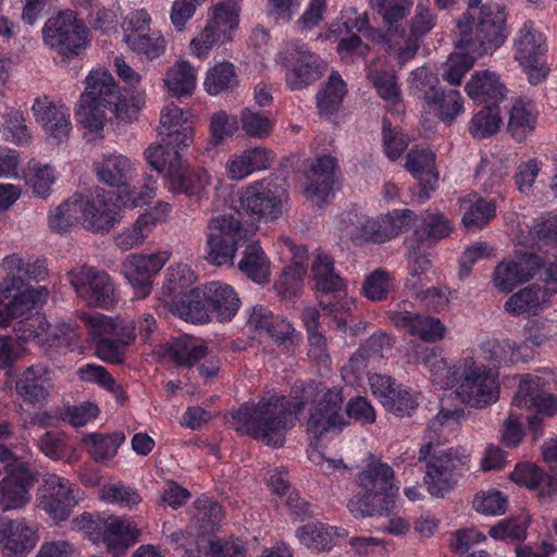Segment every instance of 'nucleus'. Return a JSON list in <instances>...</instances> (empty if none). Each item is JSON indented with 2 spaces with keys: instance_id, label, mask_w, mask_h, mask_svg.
<instances>
[{
  "instance_id": "nucleus-31",
  "label": "nucleus",
  "mask_w": 557,
  "mask_h": 557,
  "mask_svg": "<svg viewBox=\"0 0 557 557\" xmlns=\"http://www.w3.org/2000/svg\"><path fill=\"white\" fill-rule=\"evenodd\" d=\"M94 170L100 182L115 188L127 186L136 174L135 163L117 152L102 154L94 163Z\"/></svg>"
},
{
  "instance_id": "nucleus-14",
  "label": "nucleus",
  "mask_w": 557,
  "mask_h": 557,
  "mask_svg": "<svg viewBox=\"0 0 557 557\" xmlns=\"http://www.w3.org/2000/svg\"><path fill=\"white\" fill-rule=\"evenodd\" d=\"M242 231L240 222L233 215L212 218L207 227V261L216 267H232Z\"/></svg>"
},
{
  "instance_id": "nucleus-47",
  "label": "nucleus",
  "mask_w": 557,
  "mask_h": 557,
  "mask_svg": "<svg viewBox=\"0 0 557 557\" xmlns=\"http://www.w3.org/2000/svg\"><path fill=\"white\" fill-rule=\"evenodd\" d=\"M354 30L361 33L367 39H383V33L370 25L368 12L359 13L355 7H349L341 12L339 22L333 25V32L350 34Z\"/></svg>"
},
{
  "instance_id": "nucleus-39",
  "label": "nucleus",
  "mask_w": 557,
  "mask_h": 557,
  "mask_svg": "<svg viewBox=\"0 0 557 557\" xmlns=\"http://www.w3.org/2000/svg\"><path fill=\"white\" fill-rule=\"evenodd\" d=\"M171 311L181 319L191 323H205L210 320V310L202 288H191L180 300L171 301Z\"/></svg>"
},
{
  "instance_id": "nucleus-59",
  "label": "nucleus",
  "mask_w": 557,
  "mask_h": 557,
  "mask_svg": "<svg viewBox=\"0 0 557 557\" xmlns=\"http://www.w3.org/2000/svg\"><path fill=\"white\" fill-rule=\"evenodd\" d=\"M222 506L208 497H202L195 503L194 519L202 534L213 532L224 519Z\"/></svg>"
},
{
  "instance_id": "nucleus-20",
  "label": "nucleus",
  "mask_w": 557,
  "mask_h": 557,
  "mask_svg": "<svg viewBox=\"0 0 557 557\" xmlns=\"http://www.w3.org/2000/svg\"><path fill=\"white\" fill-rule=\"evenodd\" d=\"M311 271L315 288L329 295L334 293V299H320V307L329 314L337 313L349 309V301L341 299L345 294L344 282L339 275L334 272L332 259L324 253H317L312 261Z\"/></svg>"
},
{
  "instance_id": "nucleus-21",
  "label": "nucleus",
  "mask_w": 557,
  "mask_h": 557,
  "mask_svg": "<svg viewBox=\"0 0 557 557\" xmlns=\"http://www.w3.org/2000/svg\"><path fill=\"white\" fill-rule=\"evenodd\" d=\"M81 221L89 231L108 232L116 222V206L110 194L96 188L86 196L77 195Z\"/></svg>"
},
{
  "instance_id": "nucleus-42",
  "label": "nucleus",
  "mask_w": 557,
  "mask_h": 557,
  "mask_svg": "<svg viewBox=\"0 0 557 557\" xmlns=\"http://www.w3.org/2000/svg\"><path fill=\"white\" fill-rule=\"evenodd\" d=\"M15 389L17 395L29 404L42 403L49 396L42 369L37 366L28 367L18 375Z\"/></svg>"
},
{
  "instance_id": "nucleus-27",
  "label": "nucleus",
  "mask_w": 557,
  "mask_h": 557,
  "mask_svg": "<svg viewBox=\"0 0 557 557\" xmlns=\"http://www.w3.org/2000/svg\"><path fill=\"white\" fill-rule=\"evenodd\" d=\"M389 319L397 329L404 330L412 336H418L426 343L442 341L447 332L446 326L438 318L410 312L405 309L391 312Z\"/></svg>"
},
{
  "instance_id": "nucleus-4",
  "label": "nucleus",
  "mask_w": 557,
  "mask_h": 557,
  "mask_svg": "<svg viewBox=\"0 0 557 557\" xmlns=\"http://www.w3.org/2000/svg\"><path fill=\"white\" fill-rule=\"evenodd\" d=\"M358 492L349 500L355 517L388 516L399 487L394 484V470L383 462H372L357 474Z\"/></svg>"
},
{
  "instance_id": "nucleus-30",
  "label": "nucleus",
  "mask_w": 557,
  "mask_h": 557,
  "mask_svg": "<svg viewBox=\"0 0 557 557\" xmlns=\"http://www.w3.org/2000/svg\"><path fill=\"white\" fill-rule=\"evenodd\" d=\"M274 160L272 150L256 146L230 157L225 164L227 178L242 181L253 172L263 171L271 166Z\"/></svg>"
},
{
  "instance_id": "nucleus-22",
  "label": "nucleus",
  "mask_w": 557,
  "mask_h": 557,
  "mask_svg": "<svg viewBox=\"0 0 557 557\" xmlns=\"http://www.w3.org/2000/svg\"><path fill=\"white\" fill-rule=\"evenodd\" d=\"M166 252L151 255L132 253L122 263V273L138 298L147 297L152 289V277L166 263Z\"/></svg>"
},
{
  "instance_id": "nucleus-40",
  "label": "nucleus",
  "mask_w": 557,
  "mask_h": 557,
  "mask_svg": "<svg viewBox=\"0 0 557 557\" xmlns=\"http://www.w3.org/2000/svg\"><path fill=\"white\" fill-rule=\"evenodd\" d=\"M86 89L81 98L85 102H102L111 106L119 100L120 88L114 82L112 75L106 70H94L85 79Z\"/></svg>"
},
{
  "instance_id": "nucleus-55",
  "label": "nucleus",
  "mask_w": 557,
  "mask_h": 557,
  "mask_svg": "<svg viewBox=\"0 0 557 557\" xmlns=\"http://www.w3.org/2000/svg\"><path fill=\"white\" fill-rule=\"evenodd\" d=\"M346 84L336 72L331 73L325 87L317 94V106L321 114H333L346 95Z\"/></svg>"
},
{
  "instance_id": "nucleus-60",
  "label": "nucleus",
  "mask_w": 557,
  "mask_h": 557,
  "mask_svg": "<svg viewBox=\"0 0 557 557\" xmlns=\"http://www.w3.org/2000/svg\"><path fill=\"white\" fill-rule=\"evenodd\" d=\"M508 175L505 163L496 158H482L476 170V176L483 181L482 186L485 193H496L502 187Z\"/></svg>"
},
{
  "instance_id": "nucleus-63",
  "label": "nucleus",
  "mask_w": 557,
  "mask_h": 557,
  "mask_svg": "<svg viewBox=\"0 0 557 557\" xmlns=\"http://www.w3.org/2000/svg\"><path fill=\"white\" fill-rule=\"evenodd\" d=\"M196 274L187 264H172L166 269L164 293L171 295L187 294L196 282Z\"/></svg>"
},
{
  "instance_id": "nucleus-13",
  "label": "nucleus",
  "mask_w": 557,
  "mask_h": 557,
  "mask_svg": "<svg viewBox=\"0 0 557 557\" xmlns=\"http://www.w3.org/2000/svg\"><path fill=\"white\" fill-rule=\"evenodd\" d=\"M278 62L287 70L286 84L292 90L306 88L325 71L323 60L298 41L287 42L278 53Z\"/></svg>"
},
{
  "instance_id": "nucleus-36",
  "label": "nucleus",
  "mask_w": 557,
  "mask_h": 557,
  "mask_svg": "<svg viewBox=\"0 0 557 557\" xmlns=\"http://www.w3.org/2000/svg\"><path fill=\"white\" fill-rule=\"evenodd\" d=\"M164 350L178 367L191 368L208 355V347L202 339L181 335L165 344Z\"/></svg>"
},
{
  "instance_id": "nucleus-61",
  "label": "nucleus",
  "mask_w": 557,
  "mask_h": 557,
  "mask_svg": "<svg viewBox=\"0 0 557 557\" xmlns=\"http://www.w3.org/2000/svg\"><path fill=\"white\" fill-rule=\"evenodd\" d=\"M81 221L77 195L72 196L49 214V227L58 233L71 231Z\"/></svg>"
},
{
  "instance_id": "nucleus-5",
  "label": "nucleus",
  "mask_w": 557,
  "mask_h": 557,
  "mask_svg": "<svg viewBox=\"0 0 557 557\" xmlns=\"http://www.w3.org/2000/svg\"><path fill=\"white\" fill-rule=\"evenodd\" d=\"M1 269L5 277L0 282V326H5L10 320L26 314L44 301L48 289L25 286L26 258L20 253L5 256Z\"/></svg>"
},
{
  "instance_id": "nucleus-49",
  "label": "nucleus",
  "mask_w": 557,
  "mask_h": 557,
  "mask_svg": "<svg viewBox=\"0 0 557 557\" xmlns=\"http://www.w3.org/2000/svg\"><path fill=\"white\" fill-rule=\"evenodd\" d=\"M379 41H383L391 51H394L400 65L412 60L420 48V40L408 35L404 27L386 29L383 39Z\"/></svg>"
},
{
  "instance_id": "nucleus-58",
  "label": "nucleus",
  "mask_w": 557,
  "mask_h": 557,
  "mask_svg": "<svg viewBox=\"0 0 557 557\" xmlns=\"http://www.w3.org/2000/svg\"><path fill=\"white\" fill-rule=\"evenodd\" d=\"M395 289L394 276L383 269H375L364 278L362 284V294L371 301H383Z\"/></svg>"
},
{
  "instance_id": "nucleus-35",
  "label": "nucleus",
  "mask_w": 557,
  "mask_h": 557,
  "mask_svg": "<svg viewBox=\"0 0 557 557\" xmlns=\"http://www.w3.org/2000/svg\"><path fill=\"white\" fill-rule=\"evenodd\" d=\"M205 295L210 313L214 312L220 321L232 320L239 309V298L234 289L225 283L212 281L205 284Z\"/></svg>"
},
{
  "instance_id": "nucleus-57",
  "label": "nucleus",
  "mask_w": 557,
  "mask_h": 557,
  "mask_svg": "<svg viewBox=\"0 0 557 557\" xmlns=\"http://www.w3.org/2000/svg\"><path fill=\"white\" fill-rule=\"evenodd\" d=\"M367 77L373 84L379 96L387 101L392 110L397 113L403 111L400 91L394 74L380 72L377 70H369Z\"/></svg>"
},
{
  "instance_id": "nucleus-54",
  "label": "nucleus",
  "mask_w": 557,
  "mask_h": 557,
  "mask_svg": "<svg viewBox=\"0 0 557 557\" xmlns=\"http://www.w3.org/2000/svg\"><path fill=\"white\" fill-rule=\"evenodd\" d=\"M410 91L413 96L429 104L436 100L440 92V79L429 67L421 66L410 73L408 78Z\"/></svg>"
},
{
  "instance_id": "nucleus-37",
  "label": "nucleus",
  "mask_w": 557,
  "mask_h": 557,
  "mask_svg": "<svg viewBox=\"0 0 557 557\" xmlns=\"http://www.w3.org/2000/svg\"><path fill=\"white\" fill-rule=\"evenodd\" d=\"M510 479L528 488H537L539 496L542 499L550 498L557 494V479L544 473L534 463H518L510 473Z\"/></svg>"
},
{
  "instance_id": "nucleus-24",
  "label": "nucleus",
  "mask_w": 557,
  "mask_h": 557,
  "mask_svg": "<svg viewBox=\"0 0 557 557\" xmlns=\"http://www.w3.org/2000/svg\"><path fill=\"white\" fill-rule=\"evenodd\" d=\"M38 541L37 524L25 518L0 523V549L3 557H26Z\"/></svg>"
},
{
  "instance_id": "nucleus-8",
  "label": "nucleus",
  "mask_w": 557,
  "mask_h": 557,
  "mask_svg": "<svg viewBox=\"0 0 557 557\" xmlns=\"http://www.w3.org/2000/svg\"><path fill=\"white\" fill-rule=\"evenodd\" d=\"M44 44L71 60L79 57L89 46V30L73 11H62L50 17L42 27Z\"/></svg>"
},
{
  "instance_id": "nucleus-15",
  "label": "nucleus",
  "mask_w": 557,
  "mask_h": 557,
  "mask_svg": "<svg viewBox=\"0 0 557 557\" xmlns=\"http://www.w3.org/2000/svg\"><path fill=\"white\" fill-rule=\"evenodd\" d=\"M83 492L70 481L47 473L37 491L36 505L55 521L66 520L82 499Z\"/></svg>"
},
{
  "instance_id": "nucleus-45",
  "label": "nucleus",
  "mask_w": 557,
  "mask_h": 557,
  "mask_svg": "<svg viewBox=\"0 0 557 557\" xmlns=\"http://www.w3.org/2000/svg\"><path fill=\"white\" fill-rule=\"evenodd\" d=\"M158 223L153 212H146L127 228L114 237L115 245L123 251H128L141 245Z\"/></svg>"
},
{
  "instance_id": "nucleus-34",
  "label": "nucleus",
  "mask_w": 557,
  "mask_h": 557,
  "mask_svg": "<svg viewBox=\"0 0 557 557\" xmlns=\"http://www.w3.org/2000/svg\"><path fill=\"white\" fill-rule=\"evenodd\" d=\"M547 51L546 38L532 22L518 30L515 39V58L520 64H530L543 59Z\"/></svg>"
},
{
  "instance_id": "nucleus-44",
  "label": "nucleus",
  "mask_w": 557,
  "mask_h": 557,
  "mask_svg": "<svg viewBox=\"0 0 557 557\" xmlns=\"http://www.w3.org/2000/svg\"><path fill=\"white\" fill-rule=\"evenodd\" d=\"M196 69L187 61L175 62L166 72L164 85L175 97L191 95L196 87Z\"/></svg>"
},
{
  "instance_id": "nucleus-19",
  "label": "nucleus",
  "mask_w": 557,
  "mask_h": 557,
  "mask_svg": "<svg viewBox=\"0 0 557 557\" xmlns=\"http://www.w3.org/2000/svg\"><path fill=\"white\" fill-rule=\"evenodd\" d=\"M338 173L339 169L334 157L323 154L314 159L306 171L308 181L304 189L306 199L318 207L330 202L334 196Z\"/></svg>"
},
{
  "instance_id": "nucleus-38",
  "label": "nucleus",
  "mask_w": 557,
  "mask_h": 557,
  "mask_svg": "<svg viewBox=\"0 0 557 557\" xmlns=\"http://www.w3.org/2000/svg\"><path fill=\"white\" fill-rule=\"evenodd\" d=\"M459 209L462 213V224L467 230L482 228L496 215L495 201L484 199L474 193L459 199Z\"/></svg>"
},
{
  "instance_id": "nucleus-29",
  "label": "nucleus",
  "mask_w": 557,
  "mask_h": 557,
  "mask_svg": "<svg viewBox=\"0 0 557 557\" xmlns=\"http://www.w3.org/2000/svg\"><path fill=\"white\" fill-rule=\"evenodd\" d=\"M465 90L475 103L485 106H497L507 95V88L499 75L488 70L474 72L467 82Z\"/></svg>"
},
{
  "instance_id": "nucleus-1",
  "label": "nucleus",
  "mask_w": 557,
  "mask_h": 557,
  "mask_svg": "<svg viewBox=\"0 0 557 557\" xmlns=\"http://www.w3.org/2000/svg\"><path fill=\"white\" fill-rule=\"evenodd\" d=\"M506 15L497 3L467 0V10L457 21V49L443 65V78L458 86L475 60L496 50L505 41Z\"/></svg>"
},
{
  "instance_id": "nucleus-11",
  "label": "nucleus",
  "mask_w": 557,
  "mask_h": 557,
  "mask_svg": "<svg viewBox=\"0 0 557 557\" xmlns=\"http://www.w3.org/2000/svg\"><path fill=\"white\" fill-rule=\"evenodd\" d=\"M286 198L285 189L270 177L256 181L239 193L240 208L253 219L265 221L282 215Z\"/></svg>"
},
{
  "instance_id": "nucleus-23",
  "label": "nucleus",
  "mask_w": 557,
  "mask_h": 557,
  "mask_svg": "<svg viewBox=\"0 0 557 557\" xmlns=\"http://www.w3.org/2000/svg\"><path fill=\"white\" fill-rule=\"evenodd\" d=\"M159 136L174 151L189 147L195 137L191 116L174 103L164 106L160 113Z\"/></svg>"
},
{
  "instance_id": "nucleus-43",
  "label": "nucleus",
  "mask_w": 557,
  "mask_h": 557,
  "mask_svg": "<svg viewBox=\"0 0 557 557\" xmlns=\"http://www.w3.org/2000/svg\"><path fill=\"white\" fill-rule=\"evenodd\" d=\"M548 302L545 293L539 285H529L512 294L504 305L505 311L513 315L536 313Z\"/></svg>"
},
{
  "instance_id": "nucleus-53",
  "label": "nucleus",
  "mask_w": 557,
  "mask_h": 557,
  "mask_svg": "<svg viewBox=\"0 0 557 557\" xmlns=\"http://www.w3.org/2000/svg\"><path fill=\"white\" fill-rule=\"evenodd\" d=\"M237 75L233 63L223 61L208 70L205 78V89L215 96L237 86Z\"/></svg>"
},
{
  "instance_id": "nucleus-41",
  "label": "nucleus",
  "mask_w": 557,
  "mask_h": 557,
  "mask_svg": "<svg viewBox=\"0 0 557 557\" xmlns=\"http://www.w3.org/2000/svg\"><path fill=\"white\" fill-rule=\"evenodd\" d=\"M271 262L257 243L246 247L238 263V269L255 283L264 285L270 282Z\"/></svg>"
},
{
  "instance_id": "nucleus-46",
  "label": "nucleus",
  "mask_w": 557,
  "mask_h": 557,
  "mask_svg": "<svg viewBox=\"0 0 557 557\" xmlns=\"http://www.w3.org/2000/svg\"><path fill=\"white\" fill-rule=\"evenodd\" d=\"M240 0H225L214 4L208 22L224 35V40H233V32L238 27Z\"/></svg>"
},
{
  "instance_id": "nucleus-2",
  "label": "nucleus",
  "mask_w": 557,
  "mask_h": 557,
  "mask_svg": "<svg viewBox=\"0 0 557 557\" xmlns=\"http://www.w3.org/2000/svg\"><path fill=\"white\" fill-rule=\"evenodd\" d=\"M462 414V409L441 410L430 421L423 437L424 444L420 448L419 460H425L430 456L423 481L428 492L434 497L443 498L450 493L457 483V478L469 462V456L459 449L436 450L441 441H445L456 429Z\"/></svg>"
},
{
  "instance_id": "nucleus-17",
  "label": "nucleus",
  "mask_w": 557,
  "mask_h": 557,
  "mask_svg": "<svg viewBox=\"0 0 557 557\" xmlns=\"http://www.w3.org/2000/svg\"><path fill=\"white\" fill-rule=\"evenodd\" d=\"M75 523L87 531H95L96 540L102 541L108 550L120 554L124 553L129 546L134 545L140 534L139 529L128 519L109 516L107 518L94 519L90 513H83L76 518Z\"/></svg>"
},
{
  "instance_id": "nucleus-12",
  "label": "nucleus",
  "mask_w": 557,
  "mask_h": 557,
  "mask_svg": "<svg viewBox=\"0 0 557 557\" xmlns=\"http://www.w3.org/2000/svg\"><path fill=\"white\" fill-rule=\"evenodd\" d=\"M462 372L457 384V394L463 403L473 407H485L498 399V385L493 372L478 364L473 358L460 359Z\"/></svg>"
},
{
  "instance_id": "nucleus-3",
  "label": "nucleus",
  "mask_w": 557,
  "mask_h": 557,
  "mask_svg": "<svg viewBox=\"0 0 557 557\" xmlns=\"http://www.w3.org/2000/svg\"><path fill=\"white\" fill-rule=\"evenodd\" d=\"M305 401H289L283 395L272 394L256 404H245L233 416L236 432L262 441L268 446L281 447L292 430Z\"/></svg>"
},
{
  "instance_id": "nucleus-16",
  "label": "nucleus",
  "mask_w": 557,
  "mask_h": 557,
  "mask_svg": "<svg viewBox=\"0 0 557 557\" xmlns=\"http://www.w3.org/2000/svg\"><path fill=\"white\" fill-rule=\"evenodd\" d=\"M344 397L341 388H327L317 394L306 422L307 432L319 438L329 432H341L348 425L343 408Z\"/></svg>"
},
{
  "instance_id": "nucleus-50",
  "label": "nucleus",
  "mask_w": 557,
  "mask_h": 557,
  "mask_svg": "<svg viewBox=\"0 0 557 557\" xmlns=\"http://www.w3.org/2000/svg\"><path fill=\"white\" fill-rule=\"evenodd\" d=\"M299 542L312 552H324L332 548L336 530L323 523H308L297 530Z\"/></svg>"
},
{
  "instance_id": "nucleus-26",
  "label": "nucleus",
  "mask_w": 557,
  "mask_h": 557,
  "mask_svg": "<svg viewBox=\"0 0 557 557\" xmlns=\"http://www.w3.org/2000/svg\"><path fill=\"white\" fill-rule=\"evenodd\" d=\"M411 358L416 363L423 364L430 372L433 385L440 388H451L457 386L462 372L460 360L449 363L441 351L423 345H416Z\"/></svg>"
},
{
  "instance_id": "nucleus-7",
  "label": "nucleus",
  "mask_w": 557,
  "mask_h": 557,
  "mask_svg": "<svg viewBox=\"0 0 557 557\" xmlns=\"http://www.w3.org/2000/svg\"><path fill=\"white\" fill-rule=\"evenodd\" d=\"M83 320L95 343L96 355L106 362L122 363L126 347L135 341L133 322L101 313L88 314Z\"/></svg>"
},
{
  "instance_id": "nucleus-62",
  "label": "nucleus",
  "mask_w": 557,
  "mask_h": 557,
  "mask_svg": "<svg viewBox=\"0 0 557 557\" xmlns=\"http://www.w3.org/2000/svg\"><path fill=\"white\" fill-rule=\"evenodd\" d=\"M125 44L128 48L145 55L149 60H153L162 55L166 48V42L159 32L146 33L143 35L129 34Z\"/></svg>"
},
{
  "instance_id": "nucleus-9",
  "label": "nucleus",
  "mask_w": 557,
  "mask_h": 557,
  "mask_svg": "<svg viewBox=\"0 0 557 557\" xmlns=\"http://www.w3.org/2000/svg\"><path fill=\"white\" fill-rule=\"evenodd\" d=\"M0 462L7 473L0 481V509L9 511L23 508L32 498L29 491L35 481L34 473L26 461L2 444Z\"/></svg>"
},
{
  "instance_id": "nucleus-18",
  "label": "nucleus",
  "mask_w": 557,
  "mask_h": 557,
  "mask_svg": "<svg viewBox=\"0 0 557 557\" xmlns=\"http://www.w3.org/2000/svg\"><path fill=\"white\" fill-rule=\"evenodd\" d=\"M76 295L87 305L108 308L114 302V284L104 270L77 265L67 272Z\"/></svg>"
},
{
  "instance_id": "nucleus-28",
  "label": "nucleus",
  "mask_w": 557,
  "mask_h": 557,
  "mask_svg": "<svg viewBox=\"0 0 557 557\" xmlns=\"http://www.w3.org/2000/svg\"><path fill=\"white\" fill-rule=\"evenodd\" d=\"M542 265V260L535 255L521 257L519 260L500 262L494 271L495 287L503 292H511L518 284L531 280Z\"/></svg>"
},
{
  "instance_id": "nucleus-32",
  "label": "nucleus",
  "mask_w": 557,
  "mask_h": 557,
  "mask_svg": "<svg viewBox=\"0 0 557 557\" xmlns=\"http://www.w3.org/2000/svg\"><path fill=\"white\" fill-rule=\"evenodd\" d=\"M435 154L426 149L410 150L406 157L405 169L420 181L418 198L425 201L436 189L438 172L434 168Z\"/></svg>"
},
{
  "instance_id": "nucleus-64",
  "label": "nucleus",
  "mask_w": 557,
  "mask_h": 557,
  "mask_svg": "<svg viewBox=\"0 0 557 557\" xmlns=\"http://www.w3.org/2000/svg\"><path fill=\"white\" fill-rule=\"evenodd\" d=\"M502 119L497 106H485L471 119L469 133L474 138H487L494 135L500 126Z\"/></svg>"
},
{
  "instance_id": "nucleus-56",
  "label": "nucleus",
  "mask_w": 557,
  "mask_h": 557,
  "mask_svg": "<svg viewBox=\"0 0 557 557\" xmlns=\"http://www.w3.org/2000/svg\"><path fill=\"white\" fill-rule=\"evenodd\" d=\"M371 8L382 17L386 29L401 27L399 24L409 14L413 0H369Z\"/></svg>"
},
{
  "instance_id": "nucleus-33",
  "label": "nucleus",
  "mask_w": 557,
  "mask_h": 557,
  "mask_svg": "<svg viewBox=\"0 0 557 557\" xmlns=\"http://www.w3.org/2000/svg\"><path fill=\"white\" fill-rule=\"evenodd\" d=\"M32 109L36 121L50 137L59 141L69 137L72 125L70 110L66 107L36 99Z\"/></svg>"
},
{
  "instance_id": "nucleus-51",
  "label": "nucleus",
  "mask_w": 557,
  "mask_h": 557,
  "mask_svg": "<svg viewBox=\"0 0 557 557\" xmlns=\"http://www.w3.org/2000/svg\"><path fill=\"white\" fill-rule=\"evenodd\" d=\"M536 112L531 102L521 98L515 99L509 109L508 131L517 139L522 140L527 133L534 128Z\"/></svg>"
},
{
  "instance_id": "nucleus-6",
  "label": "nucleus",
  "mask_w": 557,
  "mask_h": 557,
  "mask_svg": "<svg viewBox=\"0 0 557 557\" xmlns=\"http://www.w3.org/2000/svg\"><path fill=\"white\" fill-rule=\"evenodd\" d=\"M412 220L413 212L409 209L394 210L385 215L372 218L354 207L337 218L336 227L342 237L357 245L370 242L384 243L409 227Z\"/></svg>"
},
{
  "instance_id": "nucleus-10",
  "label": "nucleus",
  "mask_w": 557,
  "mask_h": 557,
  "mask_svg": "<svg viewBox=\"0 0 557 557\" xmlns=\"http://www.w3.org/2000/svg\"><path fill=\"white\" fill-rule=\"evenodd\" d=\"M512 404L536 413L529 418V429L535 440L543 434V421L540 416L550 418L557 414V394L550 393L547 382L534 374L521 376Z\"/></svg>"
},
{
  "instance_id": "nucleus-48",
  "label": "nucleus",
  "mask_w": 557,
  "mask_h": 557,
  "mask_svg": "<svg viewBox=\"0 0 557 557\" xmlns=\"http://www.w3.org/2000/svg\"><path fill=\"white\" fill-rule=\"evenodd\" d=\"M124 441L125 435L122 432L111 434L91 433L83 438L88 454L96 462L112 459Z\"/></svg>"
},
{
  "instance_id": "nucleus-52",
  "label": "nucleus",
  "mask_w": 557,
  "mask_h": 557,
  "mask_svg": "<svg viewBox=\"0 0 557 557\" xmlns=\"http://www.w3.org/2000/svg\"><path fill=\"white\" fill-rule=\"evenodd\" d=\"M481 349L494 366H509L522 359L521 346L509 338L484 342Z\"/></svg>"
},
{
  "instance_id": "nucleus-25",
  "label": "nucleus",
  "mask_w": 557,
  "mask_h": 557,
  "mask_svg": "<svg viewBox=\"0 0 557 557\" xmlns=\"http://www.w3.org/2000/svg\"><path fill=\"white\" fill-rule=\"evenodd\" d=\"M165 177L171 191L188 197H200L211 183L205 169H189L178 151H173Z\"/></svg>"
}]
</instances>
